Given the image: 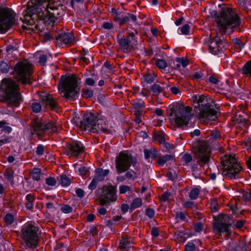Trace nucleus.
Listing matches in <instances>:
<instances>
[{
  "label": "nucleus",
  "mask_w": 251,
  "mask_h": 251,
  "mask_svg": "<svg viewBox=\"0 0 251 251\" xmlns=\"http://www.w3.org/2000/svg\"><path fill=\"white\" fill-rule=\"evenodd\" d=\"M212 15L215 17V21L217 25L219 32L213 38L211 37L206 45L210 52L216 54L223 51L227 46V43L223 36L227 28H231L232 33L234 29L238 28L241 24L240 19L232 8L224 6L218 14L216 11H213Z\"/></svg>",
  "instance_id": "f257e3e1"
},
{
  "label": "nucleus",
  "mask_w": 251,
  "mask_h": 251,
  "mask_svg": "<svg viewBox=\"0 0 251 251\" xmlns=\"http://www.w3.org/2000/svg\"><path fill=\"white\" fill-rule=\"evenodd\" d=\"M0 101L10 107H18L22 102L19 88L14 80L2 79L0 85Z\"/></svg>",
  "instance_id": "f03ea898"
},
{
  "label": "nucleus",
  "mask_w": 251,
  "mask_h": 251,
  "mask_svg": "<svg viewBox=\"0 0 251 251\" xmlns=\"http://www.w3.org/2000/svg\"><path fill=\"white\" fill-rule=\"evenodd\" d=\"M193 146L197 163H195L194 161L191 163V171L193 175L199 176L201 170L198 164L201 167H203L209 163L211 157V150L207 142L204 141H197L193 143Z\"/></svg>",
  "instance_id": "7ed1b4c3"
},
{
  "label": "nucleus",
  "mask_w": 251,
  "mask_h": 251,
  "mask_svg": "<svg viewBox=\"0 0 251 251\" xmlns=\"http://www.w3.org/2000/svg\"><path fill=\"white\" fill-rule=\"evenodd\" d=\"M43 2L41 0L29 1L23 7V17L21 20L28 25H35L38 20L44 21L45 13L42 6Z\"/></svg>",
  "instance_id": "20e7f679"
},
{
  "label": "nucleus",
  "mask_w": 251,
  "mask_h": 251,
  "mask_svg": "<svg viewBox=\"0 0 251 251\" xmlns=\"http://www.w3.org/2000/svg\"><path fill=\"white\" fill-rule=\"evenodd\" d=\"M192 100L196 113L201 121H215L217 119V112L211 107L204 95H195Z\"/></svg>",
  "instance_id": "39448f33"
},
{
  "label": "nucleus",
  "mask_w": 251,
  "mask_h": 251,
  "mask_svg": "<svg viewBox=\"0 0 251 251\" xmlns=\"http://www.w3.org/2000/svg\"><path fill=\"white\" fill-rule=\"evenodd\" d=\"M80 83V79L75 75L66 77L62 81L58 89L62 97L67 100H74L75 96L78 93L80 87L78 84Z\"/></svg>",
  "instance_id": "423d86ee"
},
{
  "label": "nucleus",
  "mask_w": 251,
  "mask_h": 251,
  "mask_svg": "<svg viewBox=\"0 0 251 251\" xmlns=\"http://www.w3.org/2000/svg\"><path fill=\"white\" fill-rule=\"evenodd\" d=\"M221 163L223 166V175L231 179L238 177L241 166L238 164L236 159L231 155H225L222 158Z\"/></svg>",
  "instance_id": "0eeeda50"
},
{
  "label": "nucleus",
  "mask_w": 251,
  "mask_h": 251,
  "mask_svg": "<svg viewBox=\"0 0 251 251\" xmlns=\"http://www.w3.org/2000/svg\"><path fill=\"white\" fill-rule=\"evenodd\" d=\"M37 231V227L30 224H25L23 227L22 237L28 248L34 249L37 247L39 240Z\"/></svg>",
  "instance_id": "6e6552de"
},
{
  "label": "nucleus",
  "mask_w": 251,
  "mask_h": 251,
  "mask_svg": "<svg viewBox=\"0 0 251 251\" xmlns=\"http://www.w3.org/2000/svg\"><path fill=\"white\" fill-rule=\"evenodd\" d=\"M31 65L26 61L18 62L14 67L15 77L23 84L30 83Z\"/></svg>",
  "instance_id": "1a4fd4ad"
},
{
  "label": "nucleus",
  "mask_w": 251,
  "mask_h": 251,
  "mask_svg": "<svg viewBox=\"0 0 251 251\" xmlns=\"http://www.w3.org/2000/svg\"><path fill=\"white\" fill-rule=\"evenodd\" d=\"M136 160L130 154L120 152L115 161L117 174H120L129 170L131 165L136 164Z\"/></svg>",
  "instance_id": "9d476101"
},
{
  "label": "nucleus",
  "mask_w": 251,
  "mask_h": 251,
  "mask_svg": "<svg viewBox=\"0 0 251 251\" xmlns=\"http://www.w3.org/2000/svg\"><path fill=\"white\" fill-rule=\"evenodd\" d=\"M233 222L231 216L226 214H220L217 221L214 224L213 230L216 233H226L228 236L231 233L230 227Z\"/></svg>",
  "instance_id": "9b49d317"
},
{
  "label": "nucleus",
  "mask_w": 251,
  "mask_h": 251,
  "mask_svg": "<svg viewBox=\"0 0 251 251\" xmlns=\"http://www.w3.org/2000/svg\"><path fill=\"white\" fill-rule=\"evenodd\" d=\"M15 21V13L9 8H0V33H5Z\"/></svg>",
  "instance_id": "f8f14e48"
},
{
  "label": "nucleus",
  "mask_w": 251,
  "mask_h": 251,
  "mask_svg": "<svg viewBox=\"0 0 251 251\" xmlns=\"http://www.w3.org/2000/svg\"><path fill=\"white\" fill-rule=\"evenodd\" d=\"M116 188L113 185H105L102 187L101 195L98 201L101 205H106L117 200Z\"/></svg>",
  "instance_id": "ddd939ff"
},
{
  "label": "nucleus",
  "mask_w": 251,
  "mask_h": 251,
  "mask_svg": "<svg viewBox=\"0 0 251 251\" xmlns=\"http://www.w3.org/2000/svg\"><path fill=\"white\" fill-rule=\"evenodd\" d=\"M31 125L34 131L40 136L42 133L57 131V127L52 122L46 123L40 120L34 119L31 122Z\"/></svg>",
  "instance_id": "4468645a"
},
{
  "label": "nucleus",
  "mask_w": 251,
  "mask_h": 251,
  "mask_svg": "<svg viewBox=\"0 0 251 251\" xmlns=\"http://www.w3.org/2000/svg\"><path fill=\"white\" fill-rule=\"evenodd\" d=\"M98 120L97 113H87L84 114L83 119L80 122L79 127L81 130L89 132Z\"/></svg>",
  "instance_id": "2eb2a0df"
},
{
  "label": "nucleus",
  "mask_w": 251,
  "mask_h": 251,
  "mask_svg": "<svg viewBox=\"0 0 251 251\" xmlns=\"http://www.w3.org/2000/svg\"><path fill=\"white\" fill-rule=\"evenodd\" d=\"M84 151L83 145L77 141H73L67 145L65 149L66 154L71 156H77Z\"/></svg>",
  "instance_id": "dca6fc26"
},
{
  "label": "nucleus",
  "mask_w": 251,
  "mask_h": 251,
  "mask_svg": "<svg viewBox=\"0 0 251 251\" xmlns=\"http://www.w3.org/2000/svg\"><path fill=\"white\" fill-rule=\"evenodd\" d=\"M56 45L60 47L63 45H71L75 42V37L71 33L64 32L57 34L55 36Z\"/></svg>",
  "instance_id": "f3484780"
},
{
  "label": "nucleus",
  "mask_w": 251,
  "mask_h": 251,
  "mask_svg": "<svg viewBox=\"0 0 251 251\" xmlns=\"http://www.w3.org/2000/svg\"><path fill=\"white\" fill-rule=\"evenodd\" d=\"M57 3L55 5H49L47 7L48 11L44 14V21L45 22H50L54 23L59 17L60 13L58 9L56 7Z\"/></svg>",
  "instance_id": "a211bd4d"
},
{
  "label": "nucleus",
  "mask_w": 251,
  "mask_h": 251,
  "mask_svg": "<svg viewBox=\"0 0 251 251\" xmlns=\"http://www.w3.org/2000/svg\"><path fill=\"white\" fill-rule=\"evenodd\" d=\"M183 107L184 105L183 104L179 103H173V104H170L167 108L168 114L170 116H174L176 124L181 121L179 116Z\"/></svg>",
  "instance_id": "6ab92c4d"
},
{
  "label": "nucleus",
  "mask_w": 251,
  "mask_h": 251,
  "mask_svg": "<svg viewBox=\"0 0 251 251\" xmlns=\"http://www.w3.org/2000/svg\"><path fill=\"white\" fill-rule=\"evenodd\" d=\"M43 103L47 107L50 108L51 110L56 111L58 109V103L53 98L52 96L50 94H45L40 97Z\"/></svg>",
  "instance_id": "aec40b11"
},
{
  "label": "nucleus",
  "mask_w": 251,
  "mask_h": 251,
  "mask_svg": "<svg viewBox=\"0 0 251 251\" xmlns=\"http://www.w3.org/2000/svg\"><path fill=\"white\" fill-rule=\"evenodd\" d=\"M191 111L192 108L190 107H183L179 116L181 121L178 123H176V124L179 127L183 126V125H187L188 124V122L191 117Z\"/></svg>",
  "instance_id": "412c9836"
},
{
  "label": "nucleus",
  "mask_w": 251,
  "mask_h": 251,
  "mask_svg": "<svg viewBox=\"0 0 251 251\" xmlns=\"http://www.w3.org/2000/svg\"><path fill=\"white\" fill-rule=\"evenodd\" d=\"M97 124L95 123L89 132L97 133H100L101 132L107 133L108 129L104 122L100 119L97 120Z\"/></svg>",
  "instance_id": "4be33fe9"
},
{
  "label": "nucleus",
  "mask_w": 251,
  "mask_h": 251,
  "mask_svg": "<svg viewBox=\"0 0 251 251\" xmlns=\"http://www.w3.org/2000/svg\"><path fill=\"white\" fill-rule=\"evenodd\" d=\"M159 83L161 84L163 86H161L158 83H154L151 87V89L153 92V95L155 96H158L166 88H168L169 87V84L166 82L160 81Z\"/></svg>",
  "instance_id": "5701e85b"
},
{
  "label": "nucleus",
  "mask_w": 251,
  "mask_h": 251,
  "mask_svg": "<svg viewBox=\"0 0 251 251\" xmlns=\"http://www.w3.org/2000/svg\"><path fill=\"white\" fill-rule=\"evenodd\" d=\"M109 173V170H103L101 168H99L96 170V174L94 178L99 182L102 181L104 179L105 176L108 175Z\"/></svg>",
  "instance_id": "b1692460"
},
{
  "label": "nucleus",
  "mask_w": 251,
  "mask_h": 251,
  "mask_svg": "<svg viewBox=\"0 0 251 251\" xmlns=\"http://www.w3.org/2000/svg\"><path fill=\"white\" fill-rule=\"evenodd\" d=\"M189 237V234L182 231H176L174 234V239L178 243L182 244Z\"/></svg>",
  "instance_id": "393cba45"
},
{
  "label": "nucleus",
  "mask_w": 251,
  "mask_h": 251,
  "mask_svg": "<svg viewBox=\"0 0 251 251\" xmlns=\"http://www.w3.org/2000/svg\"><path fill=\"white\" fill-rule=\"evenodd\" d=\"M119 247L123 251H129V249L131 247V243L128 239L123 238L120 241Z\"/></svg>",
  "instance_id": "a878e982"
},
{
  "label": "nucleus",
  "mask_w": 251,
  "mask_h": 251,
  "mask_svg": "<svg viewBox=\"0 0 251 251\" xmlns=\"http://www.w3.org/2000/svg\"><path fill=\"white\" fill-rule=\"evenodd\" d=\"M144 153L145 155V158L146 159H148L151 157L153 159L157 157V151L156 149L154 148H151L150 149H144Z\"/></svg>",
  "instance_id": "bb28decb"
},
{
  "label": "nucleus",
  "mask_w": 251,
  "mask_h": 251,
  "mask_svg": "<svg viewBox=\"0 0 251 251\" xmlns=\"http://www.w3.org/2000/svg\"><path fill=\"white\" fill-rule=\"evenodd\" d=\"M173 159V156L170 154H166L165 155L160 156L157 160V164L159 166H163L168 161Z\"/></svg>",
  "instance_id": "cd10ccee"
},
{
  "label": "nucleus",
  "mask_w": 251,
  "mask_h": 251,
  "mask_svg": "<svg viewBox=\"0 0 251 251\" xmlns=\"http://www.w3.org/2000/svg\"><path fill=\"white\" fill-rule=\"evenodd\" d=\"M193 157L189 153H185L182 156L180 162L183 166H188L190 163H192Z\"/></svg>",
  "instance_id": "c85d7f7f"
},
{
  "label": "nucleus",
  "mask_w": 251,
  "mask_h": 251,
  "mask_svg": "<svg viewBox=\"0 0 251 251\" xmlns=\"http://www.w3.org/2000/svg\"><path fill=\"white\" fill-rule=\"evenodd\" d=\"M242 71L243 74L251 77V60L247 62L243 66Z\"/></svg>",
  "instance_id": "c756f323"
},
{
  "label": "nucleus",
  "mask_w": 251,
  "mask_h": 251,
  "mask_svg": "<svg viewBox=\"0 0 251 251\" xmlns=\"http://www.w3.org/2000/svg\"><path fill=\"white\" fill-rule=\"evenodd\" d=\"M131 40L128 38H122L119 41V43L120 46L123 49L125 50H127L129 49L130 44L131 43Z\"/></svg>",
  "instance_id": "7c9ffc66"
},
{
  "label": "nucleus",
  "mask_w": 251,
  "mask_h": 251,
  "mask_svg": "<svg viewBox=\"0 0 251 251\" xmlns=\"http://www.w3.org/2000/svg\"><path fill=\"white\" fill-rule=\"evenodd\" d=\"M232 43L234 44V47L236 49L239 50H241L245 46V43L242 42L241 40L237 38H233L232 40Z\"/></svg>",
  "instance_id": "2f4dec72"
},
{
  "label": "nucleus",
  "mask_w": 251,
  "mask_h": 251,
  "mask_svg": "<svg viewBox=\"0 0 251 251\" xmlns=\"http://www.w3.org/2000/svg\"><path fill=\"white\" fill-rule=\"evenodd\" d=\"M142 205V199L140 198H136L134 199L132 203L130 204V209L131 210H133L137 208H138L140 206H141Z\"/></svg>",
  "instance_id": "473e14b6"
},
{
  "label": "nucleus",
  "mask_w": 251,
  "mask_h": 251,
  "mask_svg": "<svg viewBox=\"0 0 251 251\" xmlns=\"http://www.w3.org/2000/svg\"><path fill=\"white\" fill-rule=\"evenodd\" d=\"M41 170L39 168H34L30 175L32 179L38 181L40 179Z\"/></svg>",
  "instance_id": "72a5a7b5"
},
{
  "label": "nucleus",
  "mask_w": 251,
  "mask_h": 251,
  "mask_svg": "<svg viewBox=\"0 0 251 251\" xmlns=\"http://www.w3.org/2000/svg\"><path fill=\"white\" fill-rule=\"evenodd\" d=\"M114 20L115 21L118 22L120 25H122L128 22V18L126 15H125L122 17L116 15L114 17Z\"/></svg>",
  "instance_id": "f704fd0d"
},
{
  "label": "nucleus",
  "mask_w": 251,
  "mask_h": 251,
  "mask_svg": "<svg viewBox=\"0 0 251 251\" xmlns=\"http://www.w3.org/2000/svg\"><path fill=\"white\" fill-rule=\"evenodd\" d=\"M55 35H57V34H54V33L52 32H44L43 35L42 41L46 42L47 41L54 39H55Z\"/></svg>",
  "instance_id": "c9c22d12"
},
{
  "label": "nucleus",
  "mask_w": 251,
  "mask_h": 251,
  "mask_svg": "<svg viewBox=\"0 0 251 251\" xmlns=\"http://www.w3.org/2000/svg\"><path fill=\"white\" fill-rule=\"evenodd\" d=\"M135 109H140L145 107L144 102L141 99L133 100L131 102Z\"/></svg>",
  "instance_id": "e433bc0d"
},
{
  "label": "nucleus",
  "mask_w": 251,
  "mask_h": 251,
  "mask_svg": "<svg viewBox=\"0 0 251 251\" xmlns=\"http://www.w3.org/2000/svg\"><path fill=\"white\" fill-rule=\"evenodd\" d=\"M82 96L85 99L91 98L93 95V91L91 88L82 89Z\"/></svg>",
  "instance_id": "4c0bfd02"
},
{
  "label": "nucleus",
  "mask_w": 251,
  "mask_h": 251,
  "mask_svg": "<svg viewBox=\"0 0 251 251\" xmlns=\"http://www.w3.org/2000/svg\"><path fill=\"white\" fill-rule=\"evenodd\" d=\"M71 183V179L65 175L60 176V184L63 186H67Z\"/></svg>",
  "instance_id": "58836bf2"
},
{
  "label": "nucleus",
  "mask_w": 251,
  "mask_h": 251,
  "mask_svg": "<svg viewBox=\"0 0 251 251\" xmlns=\"http://www.w3.org/2000/svg\"><path fill=\"white\" fill-rule=\"evenodd\" d=\"M18 48L17 44L16 43H14L11 45H8L6 47V50L8 54H12L17 51Z\"/></svg>",
  "instance_id": "ea45409f"
},
{
  "label": "nucleus",
  "mask_w": 251,
  "mask_h": 251,
  "mask_svg": "<svg viewBox=\"0 0 251 251\" xmlns=\"http://www.w3.org/2000/svg\"><path fill=\"white\" fill-rule=\"evenodd\" d=\"M10 68V66L7 62L1 61L0 63V70L2 73H7Z\"/></svg>",
  "instance_id": "a19ab883"
},
{
  "label": "nucleus",
  "mask_w": 251,
  "mask_h": 251,
  "mask_svg": "<svg viewBox=\"0 0 251 251\" xmlns=\"http://www.w3.org/2000/svg\"><path fill=\"white\" fill-rule=\"evenodd\" d=\"M13 172L11 170H6L4 173V176L11 183H13Z\"/></svg>",
  "instance_id": "79ce46f5"
},
{
  "label": "nucleus",
  "mask_w": 251,
  "mask_h": 251,
  "mask_svg": "<svg viewBox=\"0 0 251 251\" xmlns=\"http://www.w3.org/2000/svg\"><path fill=\"white\" fill-rule=\"evenodd\" d=\"M200 193L198 188H193L189 193V197L191 200H195L197 198Z\"/></svg>",
  "instance_id": "37998d69"
},
{
  "label": "nucleus",
  "mask_w": 251,
  "mask_h": 251,
  "mask_svg": "<svg viewBox=\"0 0 251 251\" xmlns=\"http://www.w3.org/2000/svg\"><path fill=\"white\" fill-rule=\"evenodd\" d=\"M93 78L88 77L86 79L85 84L89 86H93L95 84V81L98 80V78L96 75H92Z\"/></svg>",
  "instance_id": "c03bdc74"
},
{
  "label": "nucleus",
  "mask_w": 251,
  "mask_h": 251,
  "mask_svg": "<svg viewBox=\"0 0 251 251\" xmlns=\"http://www.w3.org/2000/svg\"><path fill=\"white\" fill-rule=\"evenodd\" d=\"M31 109L34 112L38 113L41 110V105L39 102H34L31 103Z\"/></svg>",
  "instance_id": "a18cd8bd"
},
{
  "label": "nucleus",
  "mask_w": 251,
  "mask_h": 251,
  "mask_svg": "<svg viewBox=\"0 0 251 251\" xmlns=\"http://www.w3.org/2000/svg\"><path fill=\"white\" fill-rule=\"evenodd\" d=\"M210 205L211 211L213 212H217L218 211V204L216 199H213L211 200Z\"/></svg>",
  "instance_id": "49530a36"
},
{
  "label": "nucleus",
  "mask_w": 251,
  "mask_h": 251,
  "mask_svg": "<svg viewBox=\"0 0 251 251\" xmlns=\"http://www.w3.org/2000/svg\"><path fill=\"white\" fill-rule=\"evenodd\" d=\"M155 64L158 68L161 69H165L167 67L166 62L163 59H157Z\"/></svg>",
  "instance_id": "de8ad7c7"
},
{
  "label": "nucleus",
  "mask_w": 251,
  "mask_h": 251,
  "mask_svg": "<svg viewBox=\"0 0 251 251\" xmlns=\"http://www.w3.org/2000/svg\"><path fill=\"white\" fill-rule=\"evenodd\" d=\"M134 32L133 31L128 32L127 33L128 38L131 40V42H134V43H136L137 42V38L135 37V35L138 34V31L134 29Z\"/></svg>",
  "instance_id": "09e8293b"
},
{
  "label": "nucleus",
  "mask_w": 251,
  "mask_h": 251,
  "mask_svg": "<svg viewBox=\"0 0 251 251\" xmlns=\"http://www.w3.org/2000/svg\"><path fill=\"white\" fill-rule=\"evenodd\" d=\"M61 210L64 213H70L73 211V208L69 205L63 204L61 206Z\"/></svg>",
  "instance_id": "8fccbe9b"
},
{
  "label": "nucleus",
  "mask_w": 251,
  "mask_h": 251,
  "mask_svg": "<svg viewBox=\"0 0 251 251\" xmlns=\"http://www.w3.org/2000/svg\"><path fill=\"white\" fill-rule=\"evenodd\" d=\"M154 140L158 142L159 144L165 143V139L162 134L157 133L154 136Z\"/></svg>",
  "instance_id": "3c124183"
},
{
  "label": "nucleus",
  "mask_w": 251,
  "mask_h": 251,
  "mask_svg": "<svg viewBox=\"0 0 251 251\" xmlns=\"http://www.w3.org/2000/svg\"><path fill=\"white\" fill-rule=\"evenodd\" d=\"M231 251H249L247 250L246 245L243 243L239 244L235 248Z\"/></svg>",
  "instance_id": "603ef678"
},
{
  "label": "nucleus",
  "mask_w": 251,
  "mask_h": 251,
  "mask_svg": "<svg viewBox=\"0 0 251 251\" xmlns=\"http://www.w3.org/2000/svg\"><path fill=\"white\" fill-rule=\"evenodd\" d=\"M186 213L183 212H177L176 213V219L183 221H186Z\"/></svg>",
  "instance_id": "864d4df0"
},
{
  "label": "nucleus",
  "mask_w": 251,
  "mask_h": 251,
  "mask_svg": "<svg viewBox=\"0 0 251 251\" xmlns=\"http://www.w3.org/2000/svg\"><path fill=\"white\" fill-rule=\"evenodd\" d=\"M5 221L8 225L12 224L14 222V217L11 214H7L5 217Z\"/></svg>",
  "instance_id": "5fc2aeb1"
},
{
  "label": "nucleus",
  "mask_w": 251,
  "mask_h": 251,
  "mask_svg": "<svg viewBox=\"0 0 251 251\" xmlns=\"http://www.w3.org/2000/svg\"><path fill=\"white\" fill-rule=\"evenodd\" d=\"M125 176L127 178L135 179L137 177L136 173L134 171H127Z\"/></svg>",
  "instance_id": "6e6d98bb"
},
{
  "label": "nucleus",
  "mask_w": 251,
  "mask_h": 251,
  "mask_svg": "<svg viewBox=\"0 0 251 251\" xmlns=\"http://www.w3.org/2000/svg\"><path fill=\"white\" fill-rule=\"evenodd\" d=\"M144 78L145 80L148 83H151L153 82L154 80V77L151 75V74H147L145 75L144 76Z\"/></svg>",
  "instance_id": "4d7b16f0"
},
{
  "label": "nucleus",
  "mask_w": 251,
  "mask_h": 251,
  "mask_svg": "<svg viewBox=\"0 0 251 251\" xmlns=\"http://www.w3.org/2000/svg\"><path fill=\"white\" fill-rule=\"evenodd\" d=\"M196 247L192 242H188L185 246V251H195Z\"/></svg>",
  "instance_id": "13d9d810"
},
{
  "label": "nucleus",
  "mask_w": 251,
  "mask_h": 251,
  "mask_svg": "<svg viewBox=\"0 0 251 251\" xmlns=\"http://www.w3.org/2000/svg\"><path fill=\"white\" fill-rule=\"evenodd\" d=\"M171 195V193L169 192H166L164 193L160 197V200L161 201L165 202L169 200V197Z\"/></svg>",
  "instance_id": "bf43d9fd"
},
{
  "label": "nucleus",
  "mask_w": 251,
  "mask_h": 251,
  "mask_svg": "<svg viewBox=\"0 0 251 251\" xmlns=\"http://www.w3.org/2000/svg\"><path fill=\"white\" fill-rule=\"evenodd\" d=\"M56 180L54 177H50L46 179V183L50 186H54L56 184Z\"/></svg>",
  "instance_id": "052dcab7"
},
{
  "label": "nucleus",
  "mask_w": 251,
  "mask_h": 251,
  "mask_svg": "<svg viewBox=\"0 0 251 251\" xmlns=\"http://www.w3.org/2000/svg\"><path fill=\"white\" fill-rule=\"evenodd\" d=\"M120 193L125 194L127 191H131V188L129 186L127 185H122L119 187Z\"/></svg>",
  "instance_id": "680f3d73"
},
{
  "label": "nucleus",
  "mask_w": 251,
  "mask_h": 251,
  "mask_svg": "<svg viewBox=\"0 0 251 251\" xmlns=\"http://www.w3.org/2000/svg\"><path fill=\"white\" fill-rule=\"evenodd\" d=\"M99 182V181L96 180L94 177L93 179H92V181L91 182V183H90V184L88 186L89 189L91 190L95 189L96 188L98 183Z\"/></svg>",
  "instance_id": "e2e57ef3"
},
{
  "label": "nucleus",
  "mask_w": 251,
  "mask_h": 251,
  "mask_svg": "<svg viewBox=\"0 0 251 251\" xmlns=\"http://www.w3.org/2000/svg\"><path fill=\"white\" fill-rule=\"evenodd\" d=\"M238 4L245 10L248 9L247 0H238Z\"/></svg>",
  "instance_id": "0e129e2a"
},
{
  "label": "nucleus",
  "mask_w": 251,
  "mask_h": 251,
  "mask_svg": "<svg viewBox=\"0 0 251 251\" xmlns=\"http://www.w3.org/2000/svg\"><path fill=\"white\" fill-rule=\"evenodd\" d=\"M190 26L188 25H184L180 29V31L183 34H188L189 32Z\"/></svg>",
  "instance_id": "69168bd1"
},
{
  "label": "nucleus",
  "mask_w": 251,
  "mask_h": 251,
  "mask_svg": "<svg viewBox=\"0 0 251 251\" xmlns=\"http://www.w3.org/2000/svg\"><path fill=\"white\" fill-rule=\"evenodd\" d=\"M194 227L196 232H200L203 229V225L201 223L199 222L195 224Z\"/></svg>",
  "instance_id": "338daca9"
},
{
  "label": "nucleus",
  "mask_w": 251,
  "mask_h": 251,
  "mask_svg": "<svg viewBox=\"0 0 251 251\" xmlns=\"http://www.w3.org/2000/svg\"><path fill=\"white\" fill-rule=\"evenodd\" d=\"M44 147L42 145H39L37 147L36 153L38 155H42L44 153Z\"/></svg>",
  "instance_id": "774afa93"
}]
</instances>
